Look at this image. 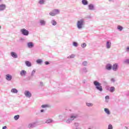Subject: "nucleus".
<instances>
[{"mask_svg":"<svg viewBox=\"0 0 129 129\" xmlns=\"http://www.w3.org/2000/svg\"><path fill=\"white\" fill-rule=\"evenodd\" d=\"M77 117H78V115L75 114H72L66 120V122L68 124L71 123V122H72L75 118H77Z\"/></svg>","mask_w":129,"mask_h":129,"instance_id":"f257e3e1","label":"nucleus"},{"mask_svg":"<svg viewBox=\"0 0 129 129\" xmlns=\"http://www.w3.org/2000/svg\"><path fill=\"white\" fill-rule=\"evenodd\" d=\"M94 85L95 86L96 89L99 91H102L103 89H102V86H101V83L98 82L97 81H95L93 82Z\"/></svg>","mask_w":129,"mask_h":129,"instance_id":"f03ea898","label":"nucleus"},{"mask_svg":"<svg viewBox=\"0 0 129 129\" xmlns=\"http://www.w3.org/2000/svg\"><path fill=\"white\" fill-rule=\"evenodd\" d=\"M84 19H80L77 23V27L79 30H81L84 26Z\"/></svg>","mask_w":129,"mask_h":129,"instance_id":"7ed1b4c3","label":"nucleus"},{"mask_svg":"<svg viewBox=\"0 0 129 129\" xmlns=\"http://www.w3.org/2000/svg\"><path fill=\"white\" fill-rule=\"evenodd\" d=\"M60 14V10L55 9L52 10L50 13L49 15L51 16V17H54L56 15H59Z\"/></svg>","mask_w":129,"mask_h":129,"instance_id":"20e7f679","label":"nucleus"},{"mask_svg":"<svg viewBox=\"0 0 129 129\" xmlns=\"http://www.w3.org/2000/svg\"><path fill=\"white\" fill-rule=\"evenodd\" d=\"M20 33H21V34L23 35V36H29V30H27L25 28L21 29Z\"/></svg>","mask_w":129,"mask_h":129,"instance_id":"39448f33","label":"nucleus"},{"mask_svg":"<svg viewBox=\"0 0 129 129\" xmlns=\"http://www.w3.org/2000/svg\"><path fill=\"white\" fill-rule=\"evenodd\" d=\"M88 72V70H87V68L85 67L81 69L80 70V73H81V74H85Z\"/></svg>","mask_w":129,"mask_h":129,"instance_id":"423d86ee","label":"nucleus"},{"mask_svg":"<svg viewBox=\"0 0 129 129\" xmlns=\"http://www.w3.org/2000/svg\"><path fill=\"white\" fill-rule=\"evenodd\" d=\"M24 95H25L26 97H28V98L32 97V93H31L29 91H25L24 92Z\"/></svg>","mask_w":129,"mask_h":129,"instance_id":"0eeeda50","label":"nucleus"},{"mask_svg":"<svg viewBox=\"0 0 129 129\" xmlns=\"http://www.w3.org/2000/svg\"><path fill=\"white\" fill-rule=\"evenodd\" d=\"M112 69L113 71H117V70H118V64L114 63L112 66Z\"/></svg>","mask_w":129,"mask_h":129,"instance_id":"6e6552de","label":"nucleus"},{"mask_svg":"<svg viewBox=\"0 0 129 129\" xmlns=\"http://www.w3.org/2000/svg\"><path fill=\"white\" fill-rule=\"evenodd\" d=\"M88 10L90 11H95V7H94V5L93 4H91L88 5Z\"/></svg>","mask_w":129,"mask_h":129,"instance_id":"1a4fd4ad","label":"nucleus"},{"mask_svg":"<svg viewBox=\"0 0 129 129\" xmlns=\"http://www.w3.org/2000/svg\"><path fill=\"white\" fill-rule=\"evenodd\" d=\"M105 68L106 70H108V71H110V70L112 69V66L110 63H108L106 65Z\"/></svg>","mask_w":129,"mask_h":129,"instance_id":"9d476101","label":"nucleus"},{"mask_svg":"<svg viewBox=\"0 0 129 129\" xmlns=\"http://www.w3.org/2000/svg\"><path fill=\"white\" fill-rule=\"evenodd\" d=\"M6 79L8 81H11L13 79V76L10 74H7L6 75Z\"/></svg>","mask_w":129,"mask_h":129,"instance_id":"9b49d317","label":"nucleus"},{"mask_svg":"<svg viewBox=\"0 0 129 129\" xmlns=\"http://www.w3.org/2000/svg\"><path fill=\"white\" fill-rule=\"evenodd\" d=\"M27 47L28 48H29V49H32V48H34V43L32 42H29L27 43Z\"/></svg>","mask_w":129,"mask_h":129,"instance_id":"f8f14e48","label":"nucleus"},{"mask_svg":"<svg viewBox=\"0 0 129 129\" xmlns=\"http://www.w3.org/2000/svg\"><path fill=\"white\" fill-rule=\"evenodd\" d=\"M6 8L7 6H6V4L0 5V12H3V11H5Z\"/></svg>","mask_w":129,"mask_h":129,"instance_id":"ddd939ff","label":"nucleus"},{"mask_svg":"<svg viewBox=\"0 0 129 129\" xmlns=\"http://www.w3.org/2000/svg\"><path fill=\"white\" fill-rule=\"evenodd\" d=\"M106 47L107 49H110V48H111V42L109 41H107L106 44Z\"/></svg>","mask_w":129,"mask_h":129,"instance_id":"4468645a","label":"nucleus"},{"mask_svg":"<svg viewBox=\"0 0 129 129\" xmlns=\"http://www.w3.org/2000/svg\"><path fill=\"white\" fill-rule=\"evenodd\" d=\"M39 23L40 26H46V21L44 20H40L39 21Z\"/></svg>","mask_w":129,"mask_h":129,"instance_id":"2eb2a0df","label":"nucleus"},{"mask_svg":"<svg viewBox=\"0 0 129 129\" xmlns=\"http://www.w3.org/2000/svg\"><path fill=\"white\" fill-rule=\"evenodd\" d=\"M37 125V124L36 123V122H33V123H29L28 125V127H35V126H36Z\"/></svg>","mask_w":129,"mask_h":129,"instance_id":"dca6fc26","label":"nucleus"},{"mask_svg":"<svg viewBox=\"0 0 129 129\" xmlns=\"http://www.w3.org/2000/svg\"><path fill=\"white\" fill-rule=\"evenodd\" d=\"M11 55L12 56V57H13V58H18V54H17V53L15 52H11Z\"/></svg>","mask_w":129,"mask_h":129,"instance_id":"f3484780","label":"nucleus"},{"mask_svg":"<svg viewBox=\"0 0 129 129\" xmlns=\"http://www.w3.org/2000/svg\"><path fill=\"white\" fill-rule=\"evenodd\" d=\"M20 75L21 76H26L27 75V72L25 70H22L20 72Z\"/></svg>","mask_w":129,"mask_h":129,"instance_id":"a211bd4d","label":"nucleus"},{"mask_svg":"<svg viewBox=\"0 0 129 129\" xmlns=\"http://www.w3.org/2000/svg\"><path fill=\"white\" fill-rule=\"evenodd\" d=\"M74 128L76 129H79L80 127H79V123L77 122H75L74 123Z\"/></svg>","mask_w":129,"mask_h":129,"instance_id":"6ab92c4d","label":"nucleus"},{"mask_svg":"<svg viewBox=\"0 0 129 129\" xmlns=\"http://www.w3.org/2000/svg\"><path fill=\"white\" fill-rule=\"evenodd\" d=\"M109 91L111 93H113V92H114V91H115V88H114V87H110Z\"/></svg>","mask_w":129,"mask_h":129,"instance_id":"aec40b11","label":"nucleus"},{"mask_svg":"<svg viewBox=\"0 0 129 129\" xmlns=\"http://www.w3.org/2000/svg\"><path fill=\"white\" fill-rule=\"evenodd\" d=\"M82 4L84 6H87V5H88V1H87V0H82Z\"/></svg>","mask_w":129,"mask_h":129,"instance_id":"412c9836","label":"nucleus"},{"mask_svg":"<svg viewBox=\"0 0 129 129\" xmlns=\"http://www.w3.org/2000/svg\"><path fill=\"white\" fill-rule=\"evenodd\" d=\"M25 64L26 66H27V67H31V66H32V63H31V62L28 60L25 61Z\"/></svg>","mask_w":129,"mask_h":129,"instance_id":"4be33fe9","label":"nucleus"},{"mask_svg":"<svg viewBox=\"0 0 129 129\" xmlns=\"http://www.w3.org/2000/svg\"><path fill=\"white\" fill-rule=\"evenodd\" d=\"M104 111L107 114H110V111H109V109L108 108H105Z\"/></svg>","mask_w":129,"mask_h":129,"instance_id":"5701e85b","label":"nucleus"},{"mask_svg":"<svg viewBox=\"0 0 129 129\" xmlns=\"http://www.w3.org/2000/svg\"><path fill=\"white\" fill-rule=\"evenodd\" d=\"M51 24L52 26H56V25H57V22H56L55 20H52L51 21Z\"/></svg>","mask_w":129,"mask_h":129,"instance_id":"b1692460","label":"nucleus"},{"mask_svg":"<svg viewBox=\"0 0 129 129\" xmlns=\"http://www.w3.org/2000/svg\"><path fill=\"white\" fill-rule=\"evenodd\" d=\"M45 2L46 0H39L38 2V4H39V5H44Z\"/></svg>","mask_w":129,"mask_h":129,"instance_id":"393cba45","label":"nucleus"},{"mask_svg":"<svg viewBox=\"0 0 129 129\" xmlns=\"http://www.w3.org/2000/svg\"><path fill=\"white\" fill-rule=\"evenodd\" d=\"M11 92L12 93H18V90L16 88H13L11 90Z\"/></svg>","mask_w":129,"mask_h":129,"instance_id":"a878e982","label":"nucleus"},{"mask_svg":"<svg viewBox=\"0 0 129 129\" xmlns=\"http://www.w3.org/2000/svg\"><path fill=\"white\" fill-rule=\"evenodd\" d=\"M36 63L37 64H42V63H43V60L41 59H38L36 60Z\"/></svg>","mask_w":129,"mask_h":129,"instance_id":"bb28decb","label":"nucleus"},{"mask_svg":"<svg viewBox=\"0 0 129 129\" xmlns=\"http://www.w3.org/2000/svg\"><path fill=\"white\" fill-rule=\"evenodd\" d=\"M51 122H53V120L51 119H48L45 121V123H51Z\"/></svg>","mask_w":129,"mask_h":129,"instance_id":"cd10ccee","label":"nucleus"},{"mask_svg":"<svg viewBox=\"0 0 129 129\" xmlns=\"http://www.w3.org/2000/svg\"><path fill=\"white\" fill-rule=\"evenodd\" d=\"M117 28V30H118L119 31H122L123 29V27H122V26L120 25H118Z\"/></svg>","mask_w":129,"mask_h":129,"instance_id":"c85d7f7f","label":"nucleus"},{"mask_svg":"<svg viewBox=\"0 0 129 129\" xmlns=\"http://www.w3.org/2000/svg\"><path fill=\"white\" fill-rule=\"evenodd\" d=\"M35 73H36V70H34L33 71H32L31 74V77H33L34 75H35Z\"/></svg>","mask_w":129,"mask_h":129,"instance_id":"c756f323","label":"nucleus"},{"mask_svg":"<svg viewBox=\"0 0 129 129\" xmlns=\"http://www.w3.org/2000/svg\"><path fill=\"white\" fill-rule=\"evenodd\" d=\"M123 63L124 64H129V59H124Z\"/></svg>","mask_w":129,"mask_h":129,"instance_id":"7c9ffc66","label":"nucleus"},{"mask_svg":"<svg viewBox=\"0 0 129 129\" xmlns=\"http://www.w3.org/2000/svg\"><path fill=\"white\" fill-rule=\"evenodd\" d=\"M20 118V115H17L14 116V119L15 120H18Z\"/></svg>","mask_w":129,"mask_h":129,"instance_id":"2f4dec72","label":"nucleus"},{"mask_svg":"<svg viewBox=\"0 0 129 129\" xmlns=\"http://www.w3.org/2000/svg\"><path fill=\"white\" fill-rule=\"evenodd\" d=\"M88 64V62H87V61H83L82 62L83 66H87Z\"/></svg>","mask_w":129,"mask_h":129,"instance_id":"473e14b6","label":"nucleus"},{"mask_svg":"<svg viewBox=\"0 0 129 129\" xmlns=\"http://www.w3.org/2000/svg\"><path fill=\"white\" fill-rule=\"evenodd\" d=\"M41 107L42 108H46L47 107H49V105H47V104L42 105H41Z\"/></svg>","mask_w":129,"mask_h":129,"instance_id":"72a5a7b5","label":"nucleus"},{"mask_svg":"<svg viewBox=\"0 0 129 129\" xmlns=\"http://www.w3.org/2000/svg\"><path fill=\"white\" fill-rule=\"evenodd\" d=\"M73 46H74V47H78V43L76 42H74L73 43Z\"/></svg>","mask_w":129,"mask_h":129,"instance_id":"f704fd0d","label":"nucleus"},{"mask_svg":"<svg viewBox=\"0 0 129 129\" xmlns=\"http://www.w3.org/2000/svg\"><path fill=\"white\" fill-rule=\"evenodd\" d=\"M75 57V54H72L71 55H70L68 57V58H74Z\"/></svg>","mask_w":129,"mask_h":129,"instance_id":"c9c22d12","label":"nucleus"},{"mask_svg":"<svg viewBox=\"0 0 129 129\" xmlns=\"http://www.w3.org/2000/svg\"><path fill=\"white\" fill-rule=\"evenodd\" d=\"M86 105L87 106H93V104L91 103H87Z\"/></svg>","mask_w":129,"mask_h":129,"instance_id":"e433bc0d","label":"nucleus"},{"mask_svg":"<svg viewBox=\"0 0 129 129\" xmlns=\"http://www.w3.org/2000/svg\"><path fill=\"white\" fill-rule=\"evenodd\" d=\"M81 47H82V48H85L86 47V43H83V44H82Z\"/></svg>","mask_w":129,"mask_h":129,"instance_id":"4c0bfd02","label":"nucleus"},{"mask_svg":"<svg viewBox=\"0 0 129 129\" xmlns=\"http://www.w3.org/2000/svg\"><path fill=\"white\" fill-rule=\"evenodd\" d=\"M108 129H113L112 125H111V124H109L108 126Z\"/></svg>","mask_w":129,"mask_h":129,"instance_id":"58836bf2","label":"nucleus"},{"mask_svg":"<svg viewBox=\"0 0 129 129\" xmlns=\"http://www.w3.org/2000/svg\"><path fill=\"white\" fill-rule=\"evenodd\" d=\"M105 98L106 99V102H108V100H107V99H109V96H106Z\"/></svg>","mask_w":129,"mask_h":129,"instance_id":"ea45409f","label":"nucleus"},{"mask_svg":"<svg viewBox=\"0 0 129 129\" xmlns=\"http://www.w3.org/2000/svg\"><path fill=\"white\" fill-rule=\"evenodd\" d=\"M106 90H108V91H109V89H110V87L109 86H107L106 87Z\"/></svg>","mask_w":129,"mask_h":129,"instance_id":"a19ab883","label":"nucleus"},{"mask_svg":"<svg viewBox=\"0 0 129 129\" xmlns=\"http://www.w3.org/2000/svg\"><path fill=\"white\" fill-rule=\"evenodd\" d=\"M111 82H115V80L113 78L111 79Z\"/></svg>","mask_w":129,"mask_h":129,"instance_id":"79ce46f5","label":"nucleus"},{"mask_svg":"<svg viewBox=\"0 0 129 129\" xmlns=\"http://www.w3.org/2000/svg\"><path fill=\"white\" fill-rule=\"evenodd\" d=\"M45 65H49V64H50V62H49V61H45Z\"/></svg>","mask_w":129,"mask_h":129,"instance_id":"37998d69","label":"nucleus"},{"mask_svg":"<svg viewBox=\"0 0 129 129\" xmlns=\"http://www.w3.org/2000/svg\"><path fill=\"white\" fill-rule=\"evenodd\" d=\"M126 52H129V46H127L126 48Z\"/></svg>","mask_w":129,"mask_h":129,"instance_id":"c03bdc74","label":"nucleus"},{"mask_svg":"<svg viewBox=\"0 0 129 129\" xmlns=\"http://www.w3.org/2000/svg\"><path fill=\"white\" fill-rule=\"evenodd\" d=\"M83 83H84V84H85V83H86V80H84L83 81Z\"/></svg>","mask_w":129,"mask_h":129,"instance_id":"a18cd8bd","label":"nucleus"},{"mask_svg":"<svg viewBox=\"0 0 129 129\" xmlns=\"http://www.w3.org/2000/svg\"><path fill=\"white\" fill-rule=\"evenodd\" d=\"M40 85H41L42 86H44V83L41 82V83H40Z\"/></svg>","mask_w":129,"mask_h":129,"instance_id":"49530a36","label":"nucleus"},{"mask_svg":"<svg viewBox=\"0 0 129 129\" xmlns=\"http://www.w3.org/2000/svg\"><path fill=\"white\" fill-rule=\"evenodd\" d=\"M7 126H4L3 127V128L2 129H6L7 128Z\"/></svg>","mask_w":129,"mask_h":129,"instance_id":"de8ad7c7","label":"nucleus"},{"mask_svg":"<svg viewBox=\"0 0 129 129\" xmlns=\"http://www.w3.org/2000/svg\"><path fill=\"white\" fill-rule=\"evenodd\" d=\"M40 112H44V109H41V110H40Z\"/></svg>","mask_w":129,"mask_h":129,"instance_id":"09e8293b","label":"nucleus"},{"mask_svg":"<svg viewBox=\"0 0 129 129\" xmlns=\"http://www.w3.org/2000/svg\"><path fill=\"white\" fill-rule=\"evenodd\" d=\"M124 127L125 129H128V127H127V126H125Z\"/></svg>","mask_w":129,"mask_h":129,"instance_id":"8fccbe9b","label":"nucleus"},{"mask_svg":"<svg viewBox=\"0 0 129 129\" xmlns=\"http://www.w3.org/2000/svg\"><path fill=\"white\" fill-rule=\"evenodd\" d=\"M109 2H113V0H109Z\"/></svg>","mask_w":129,"mask_h":129,"instance_id":"3c124183","label":"nucleus"},{"mask_svg":"<svg viewBox=\"0 0 129 129\" xmlns=\"http://www.w3.org/2000/svg\"><path fill=\"white\" fill-rule=\"evenodd\" d=\"M1 29H2V26H1V25H0V30H1Z\"/></svg>","mask_w":129,"mask_h":129,"instance_id":"603ef678","label":"nucleus"},{"mask_svg":"<svg viewBox=\"0 0 129 129\" xmlns=\"http://www.w3.org/2000/svg\"><path fill=\"white\" fill-rule=\"evenodd\" d=\"M59 116L60 117V116H61V115H59Z\"/></svg>","mask_w":129,"mask_h":129,"instance_id":"864d4df0","label":"nucleus"},{"mask_svg":"<svg viewBox=\"0 0 129 129\" xmlns=\"http://www.w3.org/2000/svg\"><path fill=\"white\" fill-rule=\"evenodd\" d=\"M88 129H91V128H88Z\"/></svg>","mask_w":129,"mask_h":129,"instance_id":"5fc2aeb1","label":"nucleus"},{"mask_svg":"<svg viewBox=\"0 0 129 129\" xmlns=\"http://www.w3.org/2000/svg\"><path fill=\"white\" fill-rule=\"evenodd\" d=\"M0 78H1V76H0Z\"/></svg>","mask_w":129,"mask_h":129,"instance_id":"6e6d98bb","label":"nucleus"}]
</instances>
